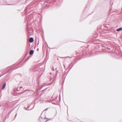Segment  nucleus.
Listing matches in <instances>:
<instances>
[{
	"instance_id": "nucleus-9",
	"label": "nucleus",
	"mask_w": 122,
	"mask_h": 122,
	"mask_svg": "<svg viewBox=\"0 0 122 122\" xmlns=\"http://www.w3.org/2000/svg\"><path fill=\"white\" fill-rule=\"evenodd\" d=\"M52 103L53 104H55V105H56V104L54 102H53V101H52Z\"/></svg>"
},
{
	"instance_id": "nucleus-1",
	"label": "nucleus",
	"mask_w": 122,
	"mask_h": 122,
	"mask_svg": "<svg viewBox=\"0 0 122 122\" xmlns=\"http://www.w3.org/2000/svg\"><path fill=\"white\" fill-rule=\"evenodd\" d=\"M30 58V56L28 57L27 58V59L25 60V61L24 62H23V64H22V65L21 66H19L18 67H14V66H15V65H14V66H13V67H12V69H16V68H18V67H21L22 66L24 65V64H25V63H26V62Z\"/></svg>"
},
{
	"instance_id": "nucleus-17",
	"label": "nucleus",
	"mask_w": 122,
	"mask_h": 122,
	"mask_svg": "<svg viewBox=\"0 0 122 122\" xmlns=\"http://www.w3.org/2000/svg\"><path fill=\"white\" fill-rule=\"evenodd\" d=\"M107 48L109 49H111L110 48H109L108 47H107Z\"/></svg>"
},
{
	"instance_id": "nucleus-4",
	"label": "nucleus",
	"mask_w": 122,
	"mask_h": 122,
	"mask_svg": "<svg viewBox=\"0 0 122 122\" xmlns=\"http://www.w3.org/2000/svg\"><path fill=\"white\" fill-rule=\"evenodd\" d=\"M34 53V51L33 50L30 51L29 52V54L30 55H32Z\"/></svg>"
},
{
	"instance_id": "nucleus-3",
	"label": "nucleus",
	"mask_w": 122,
	"mask_h": 122,
	"mask_svg": "<svg viewBox=\"0 0 122 122\" xmlns=\"http://www.w3.org/2000/svg\"><path fill=\"white\" fill-rule=\"evenodd\" d=\"M34 41V39L32 37H30L29 39V41L30 43L33 42Z\"/></svg>"
},
{
	"instance_id": "nucleus-15",
	"label": "nucleus",
	"mask_w": 122,
	"mask_h": 122,
	"mask_svg": "<svg viewBox=\"0 0 122 122\" xmlns=\"http://www.w3.org/2000/svg\"><path fill=\"white\" fill-rule=\"evenodd\" d=\"M21 62H22V61H21L19 63H18L17 64V65H19L20 63H21Z\"/></svg>"
},
{
	"instance_id": "nucleus-6",
	"label": "nucleus",
	"mask_w": 122,
	"mask_h": 122,
	"mask_svg": "<svg viewBox=\"0 0 122 122\" xmlns=\"http://www.w3.org/2000/svg\"><path fill=\"white\" fill-rule=\"evenodd\" d=\"M6 83H4L3 84L2 87V89L3 90L5 87L6 86Z\"/></svg>"
},
{
	"instance_id": "nucleus-8",
	"label": "nucleus",
	"mask_w": 122,
	"mask_h": 122,
	"mask_svg": "<svg viewBox=\"0 0 122 122\" xmlns=\"http://www.w3.org/2000/svg\"><path fill=\"white\" fill-rule=\"evenodd\" d=\"M22 88V87L21 86L20 87H18L17 89V90L18 91H19L21 89V88Z\"/></svg>"
},
{
	"instance_id": "nucleus-12",
	"label": "nucleus",
	"mask_w": 122,
	"mask_h": 122,
	"mask_svg": "<svg viewBox=\"0 0 122 122\" xmlns=\"http://www.w3.org/2000/svg\"><path fill=\"white\" fill-rule=\"evenodd\" d=\"M56 69V68H55V69H54V67H53V68L52 69V70H53L54 71Z\"/></svg>"
},
{
	"instance_id": "nucleus-13",
	"label": "nucleus",
	"mask_w": 122,
	"mask_h": 122,
	"mask_svg": "<svg viewBox=\"0 0 122 122\" xmlns=\"http://www.w3.org/2000/svg\"><path fill=\"white\" fill-rule=\"evenodd\" d=\"M6 73H5V74H2V75H0V78L2 76H3V75H4L5 74H6Z\"/></svg>"
},
{
	"instance_id": "nucleus-19",
	"label": "nucleus",
	"mask_w": 122,
	"mask_h": 122,
	"mask_svg": "<svg viewBox=\"0 0 122 122\" xmlns=\"http://www.w3.org/2000/svg\"><path fill=\"white\" fill-rule=\"evenodd\" d=\"M37 51H39V49L38 48L37 49Z\"/></svg>"
},
{
	"instance_id": "nucleus-16",
	"label": "nucleus",
	"mask_w": 122,
	"mask_h": 122,
	"mask_svg": "<svg viewBox=\"0 0 122 122\" xmlns=\"http://www.w3.org/2000/svg\"><path fill=\"white\" fill-rule=\"evenodd\" d=\"M17 113L15 115V117H16V116H17Z\"/></svg>"
},
{
	"instance_id": "nucleus-10",
	"label": "nucleus",
	"mask_w": 122,
	"mask_h": 122,
	"mask_svg": "<svg viewBox=\"0 0 122 122\" xmlns=\"http://www.w3.org/2000/svg\"><path fill=\"white\" fill-rule=\"evenodd\" d=\"M45 119H47V120H46V121H45V122H46L47 121H48V120H50V119H48V118H46V117H45Z\"/></svg>"
},
{
	"instance_id": "nucleus-20",
	"label": "nucleus",
	"mask_w": 122,
	"mask_h": 122,
	"mask_svg": "<svg viewBox=\"0 0 122 122\" xmlns=\"http://www.w3.org/2000/svg\"><path fill=\"white\" fill-rule=\"evenodd\" d=\"M57 97H56V98H57Z\"/></svg>"
},
{
	"instance_id": "nucleus-14",
	"label": "nucleus",
	"mask_w": 122,
	"mask_h": 122,
	"mask_svg": "<svg viewBox=\"0 0 122 122\" xmlns=\"http://www.w3.org/2000/svg\"><path fill=\"white\" fill-rule=\"evenodd\" d=\"M47 89V88H46V89H44V90H43L42 91V92H43L45 90H46V89Z\"/></svg>"
},
{
	"instance_id": "nucleus-11",
	"label": "nucleus",
	"mask_w": 122,
	"mask_h": 122,
	"mask_svg": "<svg viewBox=\"0 0 122 122\" xmlns=\"http://www.w3.org/2000/svg\"><path fill=\"white\" fill-rule=\"evenodd\" d=\"M12 111H11V112H10L8 114V115H9L10 114V113H11V112Z\"/></svg>"
},
{
	"instance_id": "nucleus-21",
	"label": "nucleus",
	"mask_w": 122,
	"mask_h": 122,
	"mask_svg": "<svg viewBox=\"0 0 122 122\" xmlns=\"http://www.w3.org/2000/svg\"><path fill=\"white\" fill-rule=\"evenodd\" d=\"M32 104V103H31V104H30V105H31Z\"/></svg>"
},
{
	"instance_id": "nucleus-5",
	"label": "nucleus",
	"mask_w": 122,
	"mask_h": 122,
	"mask_svg": "<svg viewBox=\"0 0 122 122\" xmlns=\"http://www.w3.org/2000/svg\"><path fill=\"white\" fill-rule=\"evenodd\" d=\"M30 105H28V106L26 108H25V109L26 110H28V109L30 107ZM34 106L31 109H30L29 110H30L32 109L33 108H34Z\"/></svg>"
},
{
	"instance_id": "nucleus-2",
	"label": "nucleus",
	"mask_w": 122,
	"mask_h": 122,
	"mask_svg": "<svg viewBox=\"0 0 122 122\" xmlns=\"http://www.w3.org/2000/svg\"><path fill=\"white\" fill-rule=\"evenodd\" d=\"M30 70L31 72H33L36 71L35 67L34 66H33L30 68Z\"/></svg>"
},
{
	"instance_id": "nucleus-7",
	"label": "nucleus",
	"mask_w": 122,
	"mask_h": 122,
	"mask_svg": "<svg viewBox=\"0 0 122 122\" xmlns=\"http://www.w3.org/2000/svg\"><path fill=\"white\" fill-rule=\"evenodd\" d=\"M122 30V27L116 30L117 31H119Z\"/></svg>"
},
{
	"instance_id": "nucleus-18",
	"label": "nucleus",
	"mask_w": 122,
	"mask_h": 122,
	"mask_svg": "<svg viewBox=\"0 0 122 122\" xmlns=\"http://www.w3.org/2000/svg\"><path fill=\"white\" fill-rule=\"evenodd\" d=\"M47 109H48V108H46V109H45L44 110H47Z\"/></svg>"
}]
</instances>
